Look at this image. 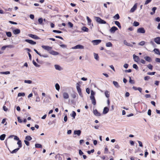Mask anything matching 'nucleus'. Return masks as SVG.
I'll return each mask as SVG.
<instances>
[{"label":"nucleus","instance_id":"obj_1","mask_svg":"<svg viewBox=\"0 0 160 160\" xmlns=\"http://www.w3.org/2000/svg\"><path fill=\"white\" fill-rule=\"evenodd\" d=\"M96 21L98 23L101 24H105L106 23V22L101 19L100 18L97 17H94Z\"/></svg>","mask_w":160,"mask_h":160},{"label":"nucleus","instance_id":"obj_2","mask_svg":"<svg viewBox=\"0 0 160 160\" xmlns=\"http://www.w3.org/2000/svg\"><path fill=\"white\" fill-rule=\"evenodd\" d=\"M84 46L81 45H78L75 47L72 48V49H83L84 48Z\"/></svg>","mask_w":160,"mask_h":160},{"label":"nucleus","instance_id":"obj_3","mask_svg":"<svg viewBox=\"0 0 160 160\" xmlns=\"http://www.w3.org/2000/svg\"><path fill=\"white\" fill-rule=\"evenodd\" d=\"M101 42L100 40H96L92 41V42L94 45H96L100 43Z\"/></svg>","mask_w":160,"mask_h":160},{"label":"nucleus","instance_id":"obj_4","mask_svg":"<svg viewBox=\"0 0 160 160\" xmlns=\"http://www.w3.org/2000/svg\"><path fill=\"white\" fill-rule=\"evenodd\" d=\"M137 32L138 33H144L145 32V30L143 28H141L137 29Z\"/></svg>","mask_w":160,"mask_h":160},{"label":"nucleus","instance_id":"obj_5","mask_svg":"<svg viewBox=\"0 0 160 160\" xmlns=\"http://www.w3.org/2000/svg\"><path fill=\"white\" fill-rule=\"evenodd\" d=\"M118 29V28L116 27L113 26L110 29L109 31L111 33H114Z\"/></svg>","mask_w":160,"mask_h":160},{"label":"nucleus","instance_id":"obj_6","mask_svg":"<svg viewBox=\"0 0 160 160\" xmlns=\"http://www.w3.org/2000/svg\"><path fill=\"white\" fill-rule=\"evenodd\" d=\"M42 47L45 50H48L49 52L52 49V47L48 46L42 45Z\"/></svg>","mask_w":160,"mask_h":160},{"label":"nucleus","instance_id":"obj_7","mask_svg":"<svg viewBox=\"0 0 160 160\" xmlns=\"http://www.w3.org/2000/svg\"><path fill=\"white\" fill-rule=\"evenodd\" d=\"M63 97L65 99H67L69 98L68 94L66 92H64L62 94Z\"/></svg>","mask_w":160,"mask_h":160},{"label":"nucleus","instance_id":"obj_8","mask_svg":"<svg viewBox=\"0 0 160 160\" xmlns=\"http://www.w3.org/2000/svg\"><path fill=\"white\" fill-rule=\"evenodd\" d=\"M133 58L134 61L136 62H138L140 60L139 57L135 54L133 55Z\"/></svg>","mask_w":160,"mask_h":160},{"label":"nucleus","instance_id":"obj_9","mask_svg":"<svg viewBox=\"0 0 160 160\" xmlns=\"http://www.w3.org/2000/svg\"><path fill=\"white\" fill-rule=\"evenodd\" d=\"M25 41L32 45H35L36 43V42L31 40L25 39Z\"/></svg>","mask_w":160,"mask_h":160},{"label":"nucleus","instance_id":"obj_10","mask_svg":"<svg viewBox=\"0 0 160 160\" xmlns=\"http://www.w3.org/2000/svg\"><path fill=\"white\" fill-rule=\"evenodd\" d=\"M154 40L157 44H160V37H157L155 38Z\"/></svg>","mask_w":160,"mask_h":160},{"label":"nucleus","instance_id":"obj_11","mask_svg":"<svg viewBox=\"0 0 160 160\" xmlns=\"http://www.w3.org/2000/svg\"><path fill=\"white\" fill-rule=\"evenodd\" d=\"M137 4L135 3L133 7L130 10V12H134L137 8Z\"/></svg>","mask_w":160,"mask_h":160},{"label":"nucleus","instance_id":"obj_12","mask_svg":"<svg viewBox=\"0 0 160 160\" xmlns=\"http://www.w3.org/2000/svg\"><path fill=\"white\" fill-rule=\"evenodd\" d=\"M13 32L14 34H19L20 33V30L18 29H16L13 30Z\"/></svg>","mask_w":160,"mask_h":160},{"label":"nucleus","instance_id":"obj_13","mask_svg":"<svg viewBox=\"0 0 160 160\" xmlns=\"http://www.w3.org/2000/svg\"><path fill=\"white\" fill-rule=\"evenodd\" d=\"M93 113L97 116H99L101 115L100 113L98 112L97 109L93 110Z\"/></svg>","mask_w":160,"mask_h":160},{"label":"nucleus","instance_id":"obj_14","mask_svg":"<svg viewBox=\"0 0 160 160\" xmlns=\"http://www.w3.org/2000/svg\"><path fill=\"white\" fill-rule=\"evenodd\" d=\"M28 36L31 37L32 38L35 39H39V38L36 35H33L32 34H29Z\"/></svg>","mask_w":160,"mask_h":160},{"label":"nucleus","instance_id":"obj_15","mask_svg":"<svg viewBox=\"0 0 160 160\" xmlns=\"http://www.w3.org/2000/svg\"><path fill=\"white\" fill-rule=\"evenodd\" d=\"M49 53L54 55H57L59 54V53L58 52L53 50L49 51Z\"/></svg>","mask_w":160,"mask_h":160},{"label":"nucleus","instance_id":"obj_16","mask_svg":"<svg viewBox=\"0 0 160 160\" xmlns=\"http://www.w3.org/2000/svg\"><path fill=\"white\" fill-rule=\"evenodd\" d=\"M109 111V109L107 107H105L104 108L103 113L104 114L107 113Z\"/></svg>","mask_w":160,"mask_h":160},{"label":"nucleus","instance_id":"obj_17","mask_svg":"<svg viewBox=\"0 0 160 160\" xmlns=\"http://www.w3.org/2000/svg\"><path fill=\"white\" fill-rule=\"evenodd\" d=\"M123 43L125 45L129 47H133V45L131 44H130L129 43H128L127 42V41L126 40H124L123 41Z\"/></svg>","mask_w":160,"mask_h":160},{"label":"nucleus","instance_id":"obj_18","mask_svg":"<svg viewBox=\"0 0 160 160\" xmlns=\"http://www.w3.org/2000/svg\"><path fill=\"white\" fill-rule=\"evenodd\" d=\"M90 98L92 101V104L94 105H95L96 104V102L95 97H90Z\"/></svg>","mask_w":160,"mask_h":160},{"label":"nucleus","instance_id":"obj_19","mask_svg":"<svg viewBox=\"0 0 160 160\" xmlns=\"http://www.w3.org/2000/svg\"><path fill=\"white\" fill-rule=\"evenodd\" d=\"M81 133V131L80 130H75L74 132V134L75 135H77L78 136H79Z\"/></svg>","mask_w":160,"mask_h":160},{"label":"nucleus","instance_id":"obj_20","mask_svg":"<svg viewBox=\"0 0 160 160\" xmlns=\"http://www.w3.org/2000/svg\"><path fill=\"white\" fill-rule=\"evenodd\" d=\"M153 51L155 52V53L157 54H159L160 55V53L159 50L157 48H155L153 50Z\"/></svg>","mask_w":160,"mask_h":160},{"label":"nucleus","instance_id":"obj_21","mask_svg":"<svg viewBox=\"0 0 160 160\" xmlns=\"http://www.w3.org/2000/svg\"><path fill=\"white\" fill-rule=\"evenodd\" d=\"M113 83L114 86L117 88H118L120 86L117 82L114 81H113Z\"/></svg>","mask_w":160,"mask_h":160},{"label":"nucleus","instance_id":"obj_22","mask_svg":"<svg viewBox=\"0 0 160 160\" xmlns=\"http://www.w3.org/2000/svg\"><path fill=\"white\" fill-rule=\"evenodd\" d=\"M104 93L105 95L107 98H108L109 97L110 94L109 92L108 91H105Z\"/></svg>","mask_w":160,"mask_h":160},{"label":"nucleus","instance_id":"obj_23","mask_svg":"<svg viewBox=\"0 0 160 160\" xmlns=\"http://www.w3.org/2000/svg\"><path fill=\"white\" fill-rule=\"evenodd\" d=\"M144 59L147 61L150 62L151 61V58L148 56H146L144 57Z\"/></svg>","mask_w":160,"mask_h":160},{"label":"nucleus","instance_id":"obj_24","mask_svg":"<svg viewBox=\"0 0 160 160\" xmlns=\"http://www.w3.org/2000/svg\"><path fill=\"white\" fill-rule=\"evenodd\" d=\"M54 67L55 68L58 70H61V67L58 65H54Z\"/></svg>","mask_w":160,"mask_h":160},{"label":"nucleus","instance_id":"obj_25","mask_svg":"<svg viewBox=\"0 0 160 160\" xmlns=\"http://www.w3.org/2000/svg\"><path fill=\"white\" fill-rule=\"evenodd\" d=\"M156 9H157V8L156 7H154L152 9V10L153 12H151L150 14L152 15L154 14L155 12V11L156 10Z\"/></svg>","mask_w":160,"mask_h":160},{"label":"nucleus","instance_id":"obj_26","mask_svg":"<svg viewBox=\"0 0 160 160\" xmlns=\"http://www.w3.org/2000/svg\"><path fill=\"white\" fill-rule=\"evenodd\" d=\"M87 18L88 20V24L89 25H90L91 24V22L92 21L88 17H87Z\"/></svg>","mask_w":160,"mask_h":160},{"label":"nucleus","instance_id":"obj_27","mask_svg":"<svg viewBox=\"0 0 160 160\" xmlns=\"http://www.w3.org/2000/svg\"><path fill=\"white\" fill-rule=\"evenodd\" d=\"M77 93L75 92H73L71 94V96L72 98L74 99L76 98Z\"/></svg>","mask_w":160,"mask_h":160},{"label":"nucleus","instance_id":"obj_28","mask_svg":"<svg viewBox=\"0 0 160 160\" xmlns=\"http://www.w3.org/2000/svg\"><path fill=\"white\" fill-rule=\"evenodd\" d=\"M94 58L97 60H99V56L98 54L94 53Z\"/></svg>","mask_w":160,"mask_h":160},{"label":"nucleus","instance_id":"obj_29","mask_svg":"<svg viewBox=\"0 0 160 160\" xmlns=\"http://www.w3.org/2000/svg\"><path fill=\"white\" fill-rule=\"evenodd\" d=\"M6 137L5 134H3L0 136V140H3Z\"/></svg>","mask_w":160,"mask_h":160},{"label":"nucleus","instance_id":"obj_30","mask_svg":"<svg viewBox=\"0 0 160 160\" xmlns=\"http://www.w3.org/2000/svg\"><path fill=\"white\" fill-rule=\"evenodd\" d=\"M115 23L118 27L119 28H121V26L120 25V23L118 21H115Z\"/></svg>","mask_w":160,"mask_h":160},{"label":"nucleus","instance_id":"obj_31","mask_svg":"<svg viewBox=\"0 0 160 160\" xmlns=\"http://www.w3.org/2000/svg\"><path fill=\"white\" fill-rule=\"evenodd\" d=\"M17 144L18 145L19 148L22 147V142L20 140L18 141Z\"/></svg>","mask_w":160,"mask_h":160},{"label":"nucleus","instance_id":"obj_32","mask_svg":"<svg viewBox=\"0 0 160 160\" xmlns=\"http://www.w3.org/2000/svg\"><path fill=\"white\" fill-rule=\"evenodd\" d=\"M82 30L84 32H88V29L86 27H83L82 28Z\"/></svg>","mask_w":160,"mask_h":160},{"label":"nucleus","instance_id":"obj_33","mask_svg":"<svg viewBox=\"0 0 160 160\" xmlns=\"http://www.w3.org/2000/svg\"><path fill=\"white\" fill-rule=\"evenodd\" d=\"M112 44L110 42H108L106 43V46L107 47H112Z\"/></svg>","mask_w":160,"mask_h":160},{"label":"nucleus","instance_id":"obj_34","mask_svg":"<svg viewBox=\"0 0 160 160\" xmlns=\"http://www.w3.org/2000/svg\"><path fill=\"white\" fill-rule=\"evenodd\" d=\"M0 73L1 74L7 75L9 74L10 73V72L9 71L1 72H0Z\"/></svg>","mask_w":160,"mask_h":160},{"label":"nucleus","instance_id":"obj_35","mask_svg":"<svg viewBox=\"0 0 160 160\" xmlns=\"http://www.w3.org/2000/svg\"><path fill=\"white\" fill-rule=\"evenodd\" d=\"M38 22L40 24L42 25L43 22V19L42 18H40L38 19Z\"/></svg>","mask_w":160,"mask_h":160},{"label":"nucleus","instance_id":"obj_36","mask_svg":"<svg viewBox=\"0 0 160 160\" xmlns=\"http://www.w3.org/2000/svg\"><path fill=\"white\" fill-rule=\"evenodd\" d=\"M32 139V138L30 136H27L25 138V139L27 141H30Z\"/></svg>","mask_w":160,"mask_h":160},{"label":"nucleus","instance_id":"obj_37","mask_svg":"<svg viewBox=\"0 0 160 160\" xmlns=\"http://www.w3.org/2000/svg\"><path fill=\"white\" fill-rule=\"evenodd\" d=\"M19 149V148H17L13 150L11 152L12 153H16Z\"/></svg>","mask_w":160,"mask_h":160},{"label":"nucleus","instance_id":"obj_38","mask_svg":"<svg viewBox=\"0 0 160 160\" xmlns=\"http://www.w3.org/2000/svg\"><path fill=\"white\" fill-rule=\"evenodd\" d=\"M55 88L56 90H59L60 89V86L58 83L56 84L55 85Z\"/></svg>","mask_w":160,"mask_h":160},{"label":"nucleus","instance_id":"obj_39","mask_svg":"<svg viewBox=\"0 0 160 160\" xmlns=\"http://www.w3.org/2000/svg\"><path fill=\"white\" fill-rule=\"evenodd\" d=\"M24 82L25 83L31 84L32 83V81L30 80H25Z\"/></svg>","mask_w":160,"mask_h":160},{"label":"nucleus","instance_id":"obj_40","mask_svg":"<svg viewBox=\"0 0 160 160\" xmlns=\"http://www.w3.org/2000/svg\"><path fill=\"white\" fill-rule=\"evenodd\" d=\"M32 62L33 64L37 67H40V65L37 64L36 62L34 61L33 60L32 61Z\"/></svg>","mask_w":160,"mask_h":160},{"label":"nucleus","instance_id":"obj_41","mask_svg":"<svg viewBox=\"0 0 160 160\" xmlns=\"http://www.w3.org/2000/svg\"><path fill=\"white\" fill-rule=\"evenodd\" d=\"M35 147L36 148H42V145L39 144H36L35 145Z\"/></svg>","mask_w":160,"mask_h":160},{"label":"nucleus","instance_id":"obj_42","mask_svg":"<svg viewBox=\"0 0 160 160\" xmlns=\"http://www.w3.org/2000/svg\"><path fill=\"white\" fill-rule=\"evenodd\" d=\"M114 18L115 19L117 20L119 18V16L118 14H116L114 16Z\"/></svg>","mask_w":160,"mask_h":160},{"label":"nucleus","instance_id":"obj_43","mask_svg":"<svg viewBox=\"0 0 160 160\" xmlns=\"http://www.w3.org/2000/svg\"><path fill=\"white\" fill-rule=\"evenodd\" d=\"M18 97H20V96H24L25 95V94L24 93H23V92H22V93H19L18 94Z\"/></svg>","mask_w":160,"mask_h":160},{"label":"nucleus","instance_id":"obj_44","mask_svg":"<svg viewBox=\"0 0 160 160\" xmlns=\"http://www.w3.org/2000/svg\"><path fill=\"white\" fill-rule=\"evenodd\" d=\"M6 35L7 36L9 37H10L12 36V33L10 32H6Z\"/></svg>","mask_w":160,"mask_h":160},{"label":"nucleus","instance_id":"obj_45","mask_svg":"<svg viewBox=\"0 0 160 160\" xmlns=\"http://www.w3.org/2000/svg\"><path fill=\"white\" fill-rule=\"evenodd\" d=\"M132 67L134 68L135 69L137 70L138 69V68L136 64H133L132 65Z\"/></svg>","mask_w":160,"mask_h":160},{"label":"nucleus","instance_id":"obj_46","mask_svg":"<svg viewBox=\"0 0 160 160\" xmlns=\"http://www.w3.org/2000/svg\"><path fill=\"white\" fill-rule=\"evenodd\" d=\"M148 68L150 70H152L153 66L151 64H149L147 65Z\"/></svg>","mask_w":160,"mask_h":160},{"label":"nucleus","instance_id":"obj_47","mask_svg":"<svg viewBox=\"0 0 160 160\" xmlns=\"http://www.w3.org/2000/svg\"><path fill=\"white\" fill-rule=\"evenodd\" d=\"M139 24V23L138 22L136 21L134 22L133 23V25L136 27L138 26Z\"/></svg>","mask_w":160,"mask_h":160},{"label":"nucleus","instance_id":"obj_48","mask_svg":"<svg viewBox=\"0 0 160 160\" xmlns=\"http://www.w3.org/2000/svg\"><path fill=\"white\" fill-rule=\"evenodd\" d=\"M145 43V42L144 41H142L138 43V45L141 46H143Z\"/></svg>","mask_w":160,"mask_h":160},{"label":"nucleus","instance_id":"obj_49","mask_svg":"<svg viewBox=\"0 0 160 160\" xmlns=\"http://www.w3.org/2000/svg\"><path fill=\"white\" fill-rule=\"evenodd\" d=\"M95 94V92L93 91H91V95L90 97H94V95Z\"/></svg>","mask_w":160,"mask_h":160},{"label":"nucleus","instance_id":"obj_50","mask_svg":"<svg viewBox=\"0 0 160 160\" xmlns=\"http://www.w3.org/2000/svg\"><path fill=\"white\" fill-rule=\"evenodd\" d=\"M76 113L74 111L72 112V116L73 117V118H75V117L76 116Z\"/></svg>","mask_w":160,"mask_h":160},{"label":"nucleus","instance_id":"obj_51","mask_svg":"<svg viewBox=\"0 0 160 160\" xmlns=\"http://www.w3.org/2000/svg\"><path fill=\"white\" fill-rule=\"evenodd\" d=\"M155 72H148L147 73V74L149 75H154L155 74Z\"/></svg>","mask_w":160,"mask_h":160},{"label":"nucleus","instance_id":"obj_52","mask_svg":"<svg viewBox=\"0 0 160 160\" xmlns=\"http://www.w3.org/2000/svg\"><path fill=\"white\" fill-rule=\"evenodd\" d=\"M152 0H147L145 2V5H147L148 3L152 1Z\"/></svg>","mask_w":160,"mask_h":160},{"label":"nucleus","instance_id":"obj_53","mask_svg":"<svg viewBox=\"0 0 160 160\" xmlns=\"http://www.w3.org/2000/svg\"><path fill=\"white\" fill-rule=\"evenodd\" d=\"M24 142L26 145L28 146L29 145V142L27 140H25Z\"/></svg>","mask_w":160,"mask_h":160},{"label":"nucleus","instance_id":"obj_54","mask_svg":"<svg viewBox=\"0 0 160 160\" xmlns=\"http://www.w3.org/2000/svg\"><path fill=\"white\" fill-rule=\"evenodd\" d=\"M52 31L54 32H57L58 33H61L62 32L61 31L57 30H53Z\"/></svg>","mask_w":160,"mask_h":160},{"label":"nucleus","instance_id":"obj_55","mask_svg":"<svg viewBox=\"0 0 160 160\" xmlns=\"http://www.w3.org/2000/svg\"><path fill=\"white\" fill-rule=\"evenodd\" d=\"M68 25L70 28H72L73 26V24L71 22H68Z\"/></svg>","mask_w":160,"mask_h":160},{"label":"nucleus","instance_id":"obj_56","mask_svg":"<svg viewBox=\"0 0 160 160\" xmlns=\"http://www.w3.org/2000/svg\"><path fill=\"white\" fill-rule=\"evenodd\" d=\"M14 139L18 141L19 140V138L16 136L14 135Z\"/></svg>","mask_w":160,"mask_h":160},{"label":"nucleus","instance_id":"obj_57","mask_svg":"<svg viewBox=\"0 0 160 160\" xmlns=\"http://www.w3.org/2000/svg\"><path fill=\"white\" fill-rule=\"evenodd\" d=\"M18 121L19 122L21 123L22 122V120L20 119V117H18Z\"/></svg>","mask_w":160,"mask_h":160},{"label":"nucleus","instance_id":"obj_58","mask_svg":"<svg viewBox=\"0 0 160 160\" xmlns=\"http://www.w3.org/2000/svg\"><path fill=\"white\" fill-rule=\"evenodd\" d=\"M77 89V90L78 91L81 90V89L80 88V87L79 85H78L76 87Z\"/></svg>","mask_w":160,"mask_h":160},{"label":"nucleus","instance_id":"obj_59","mask_svg":"<svg viewBox=\"0 0 160 160\" xmlns=\"http://www.w3.org/2000/svg\"><path fill=\"white\" fill-rule=\"evenodd\" d=\"M128 64L125 63V64L123 65V67L125 68H128Z\"/></svg>","mask_w":160,"mask_h":160},{"label":"nucleus","instance_id":"obj_60","mask_svg":"<svg viewBox=\"0 0 160 160\" xmlns=\"http://www.w3.org/2000/svg\"><path fill=\"white\" fill-rule=\"evenodd\" d=\"M34 50L40 56H41V54L39 53L36 49H34Z\"/></svg>","mask_w":160,"mask_h":160},{"label":"nucleus","instance_id":"obj_61","mask_svg":"<svg viewBox=\"0 0 160 160\" xmlns=\"http://www.w3.org/2000/svg\"><path fill=\"white\" fill-rule=\"evenodd\" d=\"M151 110L150 109H149L148 112V114L149 116L151 115Z\"/></svg>","mask_w":160,"mask_h":160},{"label":"nucleus","instance_id":"obj_62","mask_svg":"<svg viewBox=\"0 0 160 160\" xmlns=\"http://www.w3.org/2000/svg\"><path fill=\"white\" fill-rule=\"evenodd\" d=\"M150 78V77L149 76H146L144 78V79L145 80H148Z\"/></svg>","mask_w":160,"mask_h":160},{"label":"nucleus","instance_id":"obj_63","mask_svg":"<svg viewBox=\"0 0 160 160\" xmlns=\"http://www.w3.org/2000/svg\"><path fill=\"white\" fill-rule=\"evenodd\" d=\"M155 61L156 62H159L160 63V58H157L155 59Z\"/></svg>","mask_w":160,"mask_h":160},{"label":"nucleus","instance_id":"obj_64","mask_svg":"<svg viewBox=\"0 0 160 160\" xmlns=\"http://www.w3.org/2000/svg\"><path fill=\"white\" fill-rule=\"evenodd\" d=\"M155 20L158 22H159L160 21V18L159 17H157L155 19Z\"/></svg>","mask_w":160,"mask_h":160}]
</instances>
